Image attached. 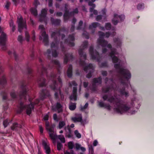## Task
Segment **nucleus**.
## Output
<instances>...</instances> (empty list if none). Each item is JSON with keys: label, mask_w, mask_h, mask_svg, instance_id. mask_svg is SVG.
<instances>
[{"label": "nucleus", "mask_w": 154, "mask_h": 154, "mask_svg": "<svg viewBox=\"0 0 154 154\" xmlns=\"http://www.w3.org/2000/svg\"><path fill=\"white\" fill-rule=\"evenodd\" d=\"M8 119H6L3 122V124L5 128L7 126L8 124Z\"/></svg>", "instance_id": "obj_45"}, {"label": "nucleus", "mask_w": 154, "mask_h": 154, "mask_svg": "<svg viewBox=\"0 0 154 154\" xmlns=\"http://www.w3.org/2000/svg\"><path fill=\"white\" fill-rule=\"evenodd\" d=\"M51 21L52 22L55 24L57 25L60 23V20H59L56 19L54 20L53 18H51Z\"/></svg>", "instance_id": "obj_33"}, {"label": "nucleus", "mask_w": 154, "mask_h": 154, "mask_svg": "<svg viewBox=\"0 0 154 154\" xmlns=\"http://www.w3.org/2000/svg\"><path fill=\"white\" fill-rule=\"evenodd\" d=\"M10 5V2H6V4L5 5V8L7 9H8Z\"/></svg>", "instance_id": "obj_51"}, {"label": "nucleus", "mask_w": 154, "mask_h": 154, "mask_svg": "<svg viewBox=\"0 0 154 154\" xmlns=\"http://www.w3.org/2000/svg\"><path fill=\"white\" fill-rule=\"evenodd\" d=\"M60 35L59 32H53L51 34V37L52 38L55 39V38L56 36Z\"/></svg>", "instance_id": "obj_39"}, {"label": "nucleus", "mask_w": 154, "mask_h": 154, "mask_svg": "<svg viewBox=\"0 0 154 154\" xmlns=\"http://www.w3.org/2000/svg\"><path fill=\"white\" fill-rule=\"evenodd\" d=\"M80 64L84 66V69L85 71L88 72L86 75V77L88 78H91V73L93 72L94 69V67L92 65L89 64L88 65H86L85 62L81 60L80 61Z\"/></svg>", "instance_id": "obj_5"}, {"label": "nucleus", "mask_w": 154, "mask_h": 154, "mask_svg": "<svg viewBox=\"0 0 154 154\" xmlns=\"http://www.w3.org/2000/svg\"><path fill=\"white\" fill-rule=\"evenodd\" d=\"M72 66L70 65L69 66L67 72V74L68 77H70L72 75Z\"/></svg>", "instance_id": "obj_21"}, {"label": "nucleus", "mask_w": 154, "mask_h": 154, "mask_svg": "<svg viewBox=\"0 0 154 154\" xmlns=\"http://www.w3.org/2000/svg\"><path fill=\"white\" fill-rule=\"evenodd\" d=\"M3 29L0 26V44L2 46L5 45L6 39V35L3 32Z\"/></svg>", "instance_id": "obj_9"}, {"label": "nucleus", "mask_w": 154, "mask_h": 154, "mask_svg": "<svg viewBox=\"0 0 154 154\" xmlns=\"http://www.w3.org/2000/svg\"><path fill=\"white\" fill-rule=\"evenodd\" d=\"M98 26V23H94L91 24L89 26V28L90 29H93L94 28Z\"/></svg>", "instance_id": "obj_31"}, {"label": "nucleus", "mask_w": 154, "mask_h": 154, "mask_svg": "<svg viewBox=\"0 0 154 154\" xmlns=\"http://www.w3.org/2000/svg\"><path fill=\"white\" fill-rule=\"evenodd\" d=\"M57 79L59 82L58 84H57L53 80V84L50 86L51 89L54 90L55 92L54 95L56 98H57L58 93L60 94V88L62 85L61 80L60 78H57Z\"/></svg>", "instance_id": "obj_3"}, {"label": "nucleus", "mask_w": 154, "mask_h": 154, "mask_svg": "<svg viewBox=\"0 0 154 154\" xmlns=\"http://www.w3.org/2000/svg\"><path fill=\"white\" fill-rule=\"evenodd\" d=\"M10 26L11 28L12 31L13 32L14 31L15 28V26L14 25L13 21L11 20L9 23Z\"/></svg>", "instance_id": "obj_28"}, {"label": "nucleus", "mask_w": 154, "mask_h": 154, "mask_svg": "<svg viewBox=\"0 0 154 154\" xmlns=\"http://www.w3.org/2000/svg\"><path fill=\"white\" fill-rule=\"evenodd\" d=\"M47 10L46 9H44L42 10V16L44 17L47 14Z\"/></svg>", "instance_id": "obj_42"}, {"label": "nucleus", "mask_w": 154, "mask_h": 154, "mask_svg": "<svg viewBox=\"0 0 154 154\" xmlns=\"http://www.w3.org/2000/svg\"><path fill=\"white\" fill-rule=\"evenodd\" d=\"M57 110V111L58 112H60L62 111V106L59 103H57V104L55 111Z\"/></svg>", "instance_id": "obj_25"}, {"label": "nucleus", "mask_w": 154, "mask_h": 154, "mask_svg": "<svg viewBox=\"0 0 154 154\" xmlns=\"http://www.w3.org/2000/svg\"><path fill=\"white\" fill-rule=\"evenodd\" d=\"M69 38V41L68 43L69 44V45L71 46H73L74 45V43L73 42L74 40L73 35H70Z\"/></svg>", "instance_id": "obj_18"}, {"label": "nucleus", "mask_w": 154, "mask_h": 154, "mask_svg": "<svg viewBox=\"0 0 154 154\" xmlns=\"http://www.w3.org/2000/svg\"><path fill=\"white\" fill-rule=\"evenodd\" d=\"M49 92L46 90H43L42 91L40 94V97L43 100L49 96Z\"/></svg>", "instance_id": "obj_14"}, {"label": "nucleus", "mask_w": 154, "mask_h": 154, "mask_svg": "<svg viewBox=\"0 0 154 154\" xmlns=\"http://www.w3.org/2000/svg\"><path fill=\"white\" fill-rule=\"evenodd\" d=\"M101 18V16L100 15H99L97 16L96 19L97 21L100 20Z\"/></svg>", "instance_id": "obj_64"}, {"label": "nucleus", "mask_w": 154, "mask_h": 154, "mask_svg": "<svg viewBox=\"0 0 154 154\" xmlns=\"http://www.w3.org/2000/svg\"><path fill=\"white\" fill-rule=\"evenodd\" d=\"M114 42L116 45V47L118 48V47H120L121 45V41L119 39H116L114 40Z\"/></svg>", "instance_id": "obj_26"}, {"label": "nucleus", "mask_w": 154, "mask_h": 154, "mask_svg": "<svg viewBox=\"0 0 154 154\" xmlns=\"http://www.w3.org/2000/svg\"><path fill=\"white\" fill-rule=\"evenodd\" d=\"M83 23V22L82 21H80L79 23V27H78L77 29H79L80 28V26H81Z\"/></svg>", "instance_id": "obj_62"}, {"label": "nucleus", "mask_w": 154, "mask_h": 154, "mask_svg": "<svg viewBox=\"0 0 154 154\" xmlns=\"http://www.w3.org/2000/svg\"><path fill=\"white\" fill-rule=\"evenodd\" d=\"M25 38L27 42H29L30 39V36L29 33L27 31L25 32Z\"/></svg>", "instance_id": "obj_34"}, {"label": "nucleus", "mask_w": 154, "mask_h": 154, "mask_svg": "<svg viewBox=\"0 0 154 154\" xmlns=\"http://www.w3.org/2000/svg\"><path fill=\"white\" fill-rule=\"evenodd\" d=\"M45 80L44 79H42L39 80L38 83L41 86H43L45 85Z\"/></svg>", "instance_id": "obj_36"}, {"label": "nucleus", "mask_w": 154, "mask_h": 154, "mask_svg": "<svg viewBox=\"0 0 154 154\" xmlns=\"http://www.w3.org/2000/svg\"><path fill=\"white\" fill-rule=\"evenodd\" d=\"M57 43L56 41L52 42L51 45V47L52 48H53L57 47Z\"/></svg>", "instance_id": "obj_43"}, {"label": "nucleus", "mask_w": 154, "mask_h": 154, "mask_svg": "<svg viewBox=\"0 0 154 154\" xmlns=\"http://www.w3.org/2000/svg\"><path fill=\"white\" fill-rule=\"evenodd\" d=\"M6 80L5 77H3L2 80H0V84H4L6 82Z\"/></svg>", "instance_id": "obj_47"}, {"label": "nucleus", "mask_w": 154, "mask_h": 154, "mask_svg": "<svg viewBox=\"0 0 154 154\" xmlns=\"http://www.w3.org/2000/svg\"><path fill=\"white\" fill-rule=\"evenodd\" d=\"M98 143V142L97 140H94L93 143V145L94 146H96L97 145Z\"/></svg>", "instance_id": "obj_60"}, {"label": "nucleus", "mask_w": 154, "mask_h": 154, "mask_svg": "<svg viewBox=\"0 0 154 154\" xmlns=\"http://www.w3.org/2000/svg\"><path fill=\"white\" fill-rule=\"evenodd\" d=\"M29 101L30 102V104L25 106L23 103H21L20 106V112L24 110L25 109H26V113L27 114L29 115L31 113L32 110L34 108V105L31 102L32 101V100L31 99H29Z\"/></svg>", "instance_id": "obj_7"}, {"label": "nucleus", "mask_w": 154, "mask_h": 154, "mask_svg": "<svg viewBox=\"0 0 154 154\" xmlns=\"http://www.w3.org/2000/svg\"><path fill=\"white\" fill-rule=\"evenodd\" d=\"M115 34V32H112V34H109L108 33H106L104 34L103 32H99L98 35L99 38L98 40V44L101 45L103 48V53H105L106 52L107 48L110 51L109 55L111 57L113 62L115 63V67L119 69L120 79L122 81V83L127 82L131 78V74L129 71L127 69L123 68L120 66V60H119L116 56L118 54V53L115 51V49L112 48L111 45L109 44H107V42L103 40L105 37L108 38L109 36H113Z\"/></svg>", "instance_id": "obj_1"}, {"label": "nucleus", "mask_w": 154, "mask_h": 154, "mask_svg": "<svg viewBox=\"0 0 154 154\" xmlns=\"http://www.w3.org/2000/svg\"><path fill=\"white\" fill-rule=\"evenodd\" d=\"M74 146L75 145L72 142H70L68 143V146L69 149H72Z\"/></svg>", "instance_id": "obj_37"}, {"label": "nucleus", "mask_w": 154, "mask_h": 154, "mask_svg": "<svg viewBox=\"0 0 154 154\" xmlns=\"http://www.w3.org/2000/svg\"><path fill=\"white\" fill-rule=\"evenodd\" d=\"M88 106V103H86L84 106L81 107V109L82 110H84L85 109L87 108Z\"/></svg>", "instance_id": "obj_48"}, {"label": "nucleus", "mask_w": 154, "mask_h": 154, "mask_svg": "<svg viewBox=\"0 0 154 154\" xmlns=\"http://www.w3.org/2000/svg\"><path fill=\"white\" fill-rule=\"evenodd\" d=\"M104 100H107L108 101L114 105V107L104 104L102 102H99V104L101 107H104L108 110L113 109L114 111L118 113L122 114L127 113L128 114H133L135 113L134 111H132V108L127 105L123 104L120 100L116 96L113 97L110 96L104 95L103 97Z\"/></svg>", "instance_id": "obj_2"}, {"label": "nucleus", "mask_w": 154, "mask_h": 154, "mask_svg": "<svg viewBox=\"0 0 154 154\" xmlns=\"http://www.w3.org/2000/svg\"><path fill=\"white\" fill-rule=\"evenodd\" d=\"M79 53L80 55L81 59L85 60L86 58V55L85 54H83V52L82 50H79Z\"/></svg>", "instance_id": "obj_27"}, {"label": "nucleus", "mask_w": 154, "mask_h": 154, "mask_svg": "<svg viewBox=\"0 0 154 154\" xmlns=\"http://www.w3.org/2000/svg\"><path fill=\"white\" fill-rule=\"evenodd\" d=\"M42 143L43 145L44 146L46 154H50L51 150L49 146V144L46 143L44 141H42Z\"/></svg>", "instance_id": "obj_13"}, {"label": "nucleus", "mask_w": 154, "mask_h": 154, "mask_svg": "<svg viewBox=\"0 0 154 154\" xmlns=\"http://www.w3.org/2000/svg\"><path fill=\"white\" fill-rule=\"evenodd\" d=\"M39 4L38 0H35L34 3V5L36 7Z\"/></svg>", "instance_id": "obj_49"}, {"label": "nucleus", "mask_w": 154, "mask_h": 154, "mask_svg": "<svg viewBox=\"0 0 154 154\" xmlns=\"http://www.w3.org/2000/svg\"><path fill=\"white\" fill-rule=\"evenodd\" d=\"M137 8L138 9L140 10L143 8V7L142 5H140L137 6Z\"/></svg>", "instance_id": "obj_61"}, {"label": "nucleus", "mask_w": 154, "mask_h": 154, "mask_svg": "<svg viewBox=\"0 0 154 154\" xmlns=\"http://www.w3.org/2000/svg\"><path fill=\"white\" fill-rule=\"evenodd\" d=\"M88 5H89L92 6L93 7V8H90V12L91 13L93 12L94 14L97 15V11L94 10V8H95V5L94 4L91 3L90 2H89Z\"/></svg>", "instance_id": "obj_17"}, {"label": "nucleus", "mask_w": 154, "mask_h": 154, "mask_svg": "<svg viewBox=\"0 0 154 154\" xmlns=\"http://www.w3.org/2000/svg\"><path fill=\"white\" fill-rule=\"evenodd\" d=\"M62 147V144L61 143H60L59 142H58L57 143V149L59 150H60L61 149Z\"/></svg>", "instance_id": "obj_44"}, {"label": "nucleus", "mask_w": 154, "mask_h": 154, "mask_svg": "<svg viewBox=\"0 0 154 154\" xmlns=\"http://www.w3.org/2000/svg\"><path fill=\"white\" fill-rule=\"evenodd\" d=\"M78 12V10L77 9H75L74 11L72 13H70L69 14V13H68V14H67V13H65L64 15V18L65 19H66V17L68 16H70L72 14H76Z\"/></svg>", "instance_id": "obj_24"}, {"label": "nucleus", "mask_w": 154, "mask_h": 154, "mask_svg": "<svg viewBox=\"0 0 154 154\" xmlns=\"http://www.w3.org/2000/svg\"><path fill=\"white\" fill-rule=\"evenodd\" d=\"M76 88L74 87L73 88L72 94L70 97V99L74 100H76Z\"/></svg>", "instance_id": "obj_16"}, {"label": "nucleus", "mask_w": 154, "mask_h": 154, "mask_svg": "<svg viewBox=\"0 0 154 154\" xmlns=\"http://www.w3.org/2000/svg\"><path fill=\"white\" fill-rule=\"evenodd\" d=\"M101 82V79L100 78L94 79L93 80V83L100 84Z\"/></svg>", "instance_id": "obj_32"}, {"label": "nucleus", "mask_w": 154, "mask_h": 154, "mask_svg": "<svg viewBox=\"0 0 154 154\" xmlns=\"http://www.w3.org/2000/svg\"><path fill=\"white\" fill-rule=\"evenodd\" d=\"M57 53L55 51L52 52V55L54 57H56L57 56Z\"/></svg>", "instance_id": "obj_53"}, {"label": "nucleus", "mask_w": 154, "mask_h": 154, "mask_svg": "<svg viewBox=\"0 0 154 154\" xmlns=\"http://www.w3.org/2000/svg\"><path fill=\"white\" fill-rule=\"evenodd\" d=\"M75 146L77 150L81 149L83 152H84L86 150L85 148L81 147V145L78 143L75 144Z\"/></svg>", "instance_id": "obj_20"}, {"label": "nucleus", "mask_w": 154, "mask_h": 154, "mask_svg": "<svg viewBox=\"0 0 154 154\" xmlns=\"http://www.w3.org/2000/svg\"><path fill=\"white\" fill-rule=\"evenodd\" d=\"M125 18V17L124 15H122L121 16H118L117 14H115L114 16V17L112 20V22L113 24L116 25L118 23V20L120 19L121 21L123 20Z\"/></svg>", "instance_id": "obj_11"}, {"label": "nucleus", "mask_w": 154, "mask_h": 154, "mask_svg": "<svg viewBox=\"0 0 154 154\" xmlns=\"http://www.w3.org/2000/svg\"><path fill=\"white\" fill-rule=\"evenodd\" d=\"M82 119V116L80 114H76L75 117L71 118L72 120L74 122H81Z\"/></svg>", "instance_id": "obj_12"}, {"label": "nucleus", "mask_w": 154, "mask_h": 154, "mask_svg": "<svg viewBox=\"0 0 154 154\" xmlns=\"http://www.w3.org/2000/svg\"><path fill=\"white\" fill-rule=\"evenodd\" d=\"M21 126L20 125H18L17 123L14 124L11 127L12 130H18L19 128H21Z\"/></svg>", "instance_id": "obj_19"}, {"label": "nucleus", "mask_w": 154, "mask_h": 154, "mask_svg": "<svg viewBox=\"0 0 154 154\" xmlns=\"http://www.w3.org/2000/svg\"><path fill=\"white\" fill-rule=\"evenodd\" d=\"M74 134L76 137L79 138H81V135L80 133H79L78 131L76 130L74 131Z\"/></svg>", "instance_id": "obj_38"}, {"label": "nucleus", "mask_w": 154, "mask_h": 154, "mask_svg": "<svg viewBox=\"0 0 154 154\" xmlns=\"http://www.w3.org/2000/svg\"><path fill=\"white\" fill-rule=\"evenodd\" d=\"M47 2H48L49 6H51L52 5V0H46Z\"/></svg>", "instance_id": "obj_55"}, {"label": "nucleus", "mask_w": 154, "mask_h": 154, "mask_svg": "<svg viewBox=\"0 0 154 154\" xmlns=\"http://www.w3.org/2000/svg\"><path fill=\"white\" fill-rule=\"evenodd\" d=\"M10 95L11 97L13 98H15L17 96L15 92L14 91H12L11 92Z\"/></svg>", "instance_id": "obj_41"}, {"label": "nucleus", "mask_w": 154, "mask_h": 154, "mask_svg": "<svg viewBox=\"0 0 154 154\" xmlns=\"http://www.w3.org/2000/svg\"><path fill=\"white\" fill-rule=\"evenodd\" d=\"M39 128L41 133H42L43 132V128L41 125L39 126Z\"/></svg>", "instance_id": "obj_63"}, {"label": "nucleus", "mask_w": 154, "mask_h": 154, "mask_svg": "<svg viewBox=\"0 0 154 154\" xmlns=\"http://www.w3.org/2000/svg\"><path fill=\"white\" fill-rule=\"evenodd\" d=\"M23 40V37L21 35H19L18 38V40L21 42Z\"/></svg>", "instance_id": "obj_54"}, {"label": "nucleus", "mask_w": 154, "mask_h": 154, "mask_svg": "<svg viewBox=\"0 0 154 154\" xmlns=\"http://www.w3.org/2000/svg\"><path fill=\"white\" fill-rule=\"evenodd\" d=\"M70 85L71 86H77V84H76L75 83V82L74 81H73V82H72V84H70Z\"/></svg>", "instance_id": "obj_59"}, {"label": "nucleus", "mask_w": 154, "mask_h": 154, "mask_svg": "<svg viewBox=\"0 0 154 154\" xmlns=\"http://www.w3.org/2000/svg\"><path fill=\"white\" fill-rule=\"evenodd\" d=\"M83 35L86 38L88 39L89 38L88 34L87 33H83Z\"/></svg>", "instance_id": "obj_52"}, {"label": "nucleus", "mask_w": 154, "mask_h": 154, "mask_svg": "<svg viewBox=\"0 0 154 154\" xmlns=\"http://www.w3.org/2000/svg\"><path fill=\"white\" fill-rule=\"evenodd\" d=\"M56 136H57V138L55 139V142H56V139L58 138L60 140L61 142L63 143H64L65 142V139L63 135H59L58 136H57V135ZM55 143H56V142H55ZM53 143L54 144L56 143H54L53 142Z\"/></svg>", "instance_id": "obj_22"}, {"label": "nucleus", "mask_w": 154, "mask_h": 154, "mask_svg": "<svg viewBox=\"0 0 154 154\" xmlns=\"http://www.w3.org/2000/svg\"><path fill=\"white\" fill-rule=\"evenodd\" d=\"M48 115H46L44 116L43 117V119L45 121L48 120Z\"/></svg>", "instance_id": "obj_58"}, {"label": "nucleus", "mask_w": 154, "mask_h": 154, "mask_svg": "<svg viewBox=\"0 0 154 154\" xmlns=\"http://www.w3.org/2000/svg\"><path fill=\"white\" fill-rule=\"evenodd\" d=\"M69 109L71 110H74L76 108V104L75 103H70L69 105Z\"/></svg>", "instance_id": "obj_29"}, {"label": "nucleus", "mask_w": 154, "mask_h": 154, "mask_svg": "<svg viewBox=\"0 0 154 154\" xmlns=\"http://www.w3.org/2000/svg\"><path fill=\"white\" fill-rule=\"evenodd\" d=\"M89 51L92 59H96L97 60H98L99 55L95 50L94 51L93 48L92 47H91L90 48Z\"/></svg>", "instance_id": "obj_10"}, {"label": "nucleus", "mask_w": 154, "mask_h": 154, "mask_svg": "<svg viewBox=\"0 0 154 154\" xmlns=\"http://www.w3.org/2000/svg\"><path fill=\"white\" fill-rule=\"evenodd\" d=\"M26 90H23V92L20 94L21 95H23L24 96V98H26V97L27 96L26 95V96H25V94H26Z\"/></svg>", "instance_id": "obj_50"}, {"label": "nucleus", "mask_w": 154, "mask_h": 154, "mask_svg": "<svg viewBox=\"0 0 154 154\" xmlns=\"http://www.w3.org/2000/svg\"><path fill=\"white\" fill-rule=\"evenodd\" d=\"M74 127V125L72 124L70 126L69 125H68L67 126L65 127V130L67 133L68 134V135L69 136L72 132V131L71 129L70 128H73Z\"/></svg>", "instance_id": "obj_15"}, {"label": "nucleus", "mask_w": 154, "mask_h": 154, "mask_svg": "<svg viewBox=\"0 0 154 154\" xmlns=\"http://www.w3.org/2000/svg\"><path fill=\"white\" fill-rule=\"evenodd\" d=\"M46 129L48 131L49 136L54 143H55V139L57 138L56 134L52 127H50L48 122H46L45 124Z\"/></svg>", "instance_id": "obj_4"}, {"label": "nucleus", "mask_w": 154, "mask_h": 154, "mask_svg": "<svg viewBox=\"0 0 154 154\" xmlns=\"http://www.w3.org/2000/svg\"><path fill=\"white\" fill-rule=\"evenodd\" d=\"M39 29L41 31V36H40L39 39L40 40H43L45 43V45H47L48 43V36L45 34V29L43 25H40L39 26Z\"/></svg>", "instance_id": "obj_6"}, {"label": "nucleus", "mask_w": 154, "mask_h": 154, "mask_svg": "<svg viewBox=\"0 0 154 154\" xmlns=\"http://www.w3.org/2000/svg\"><path fill=\"white\" fill-rule=\"evenodd\" d=\"M111 25L110 23H107L105 25V28L107 29H109L111 28Z\"/></svg>", "instance_id": "obj_46"}, {"label": "nucleus", "mask_w": 154, "mask_h": 154, "mask_svg": "<svg viewBox=\"0 0 154 154\" xmlns=\"http://www.w3.org/2000/svg\"><path fill=\"white\" fill-rule=\"evenodd\" d=\"M32 39L34 41L35 39V32L34 31L32 32Z\"/></svg>", "instance_id": "obj_57"}, {"label": "nucleus", "mask_w": 154, "mask_h": 154, "mask_svg": "<svg viewBox=\"0 0 154 154\" xmlns=\"http://www.w3.org/2000/svg\"><path fill=\"white\" fill-rule=\"evenodd\" d=\"M72 57V54H68L65 55V57L64 58V62L67 63L69 60L71 59Z\"/></svg>", "instance_id": "obj_23"}, {"label": "nucleus", "mask_w": 154, "mask_h": 154, "mask_svg": "<svg viewBox=\"0 0 154 154\" xmlns=\"http://www.w3.org/2000/svg\"><path fill=\"white\" fill-rule=\"evenodd\" d=\"M53 119L54 120L56 121H58L57 116L56 114H54L53 115Z\"/></svg>", "instance_id": "obj_56"}, {"label": "nucleus", "mask_w": 154, "mask_h": 154, "mask_svg": "<svg viewBox=\"0 0 154 154\" xmlns=\"http://www.w3.org/2000/svg\"><path fill=\"white\" fill-rule=\"evenodd\" d=\"M31 12L35 16H37V10L35 8H32L31 9Z\"/></svg>", "instance_id": "obj_35"}, {"label": "nucleus", "mask_w": 154, "mask_h": 154, "mask_svg": "<svg viewBox=\"0 0 154 154\" xmlns=\"http://www.w3.org/2000/svg\"><path fill=\"white\" fill-rule=\"evenodd\" d=\"M65 125V122L64 121H60L59 122L58 127L61 129Z\"/></svg>", "instance_id": "obj_30"}, {"label": "nucleus", "mask_w": 154, "mask_h": 154, "mask_svg": "<svg viewBox=\"0 0 154 154\" xmlns=\"http://www.w3.org/2000/svg\"><path fill=\"white\" fill-rule=\"evenodd\" d=\"M17 21L18 25V30L20 32H21L22 30L24 28H26V21L23 19L21 16L18 17Z\"/></svg>", "instance_id": "obj_8"}, {"label": "nucleus", "mask_w": 154, "mask_h": 154, "mask_svg": "<svg viewBox=\"0 0 154 154\" xmlns=\"http://www.w3.org/2000/svg\"><path fill=\"white\" fill-rule=\"evenodd\" d=\"M121 93L122 95H124L125 97L128 96V93L125 91L124 89H123L121 91Z\"/></svg>", "instance_id": "obj_40"}]
</instances>
